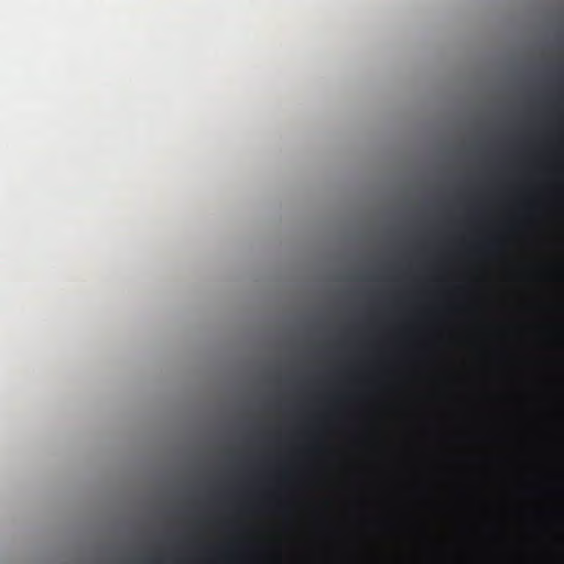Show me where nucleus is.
I'll return each instance as SVG.
<instances>
[{
	"label": "nucleus",
	"mask_w": 564,
	"mask_h": 564,
	"mask_svg": "<svg viewBox=\"0 0 564 564\" xmlns=\"http://www.w3.org/2000/svg\"><path fill=\"white\" fill-rule=\"evenodd\" d=\"M484 247L489 250V251H492L496 249L497 247V241L495 240H489V241H486V243L484 245Z\"/></svg>",
	"instance_id": "nucleus-1"
}]
</instances>
